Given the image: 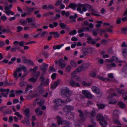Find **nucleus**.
<instances>
[{"mask_svg":"<svg viewBox=\"0 0 127 127\" xmlns=\"http://www.w3.org/2000/svg\"><path fill=\"white\" fill-rule=\"evenodd\" d=\"M77 6L76 4L71 3L69 4L68 7L69 8H71L74 10H75Z\"/></svg>","mask_w":127,"mask_h":127,"instance_id":"f3484780","label":"nucleus"},{"mask_svg":"<svg viewBox=\"0 0 127 127\" xmlns=\"http://www.w3.org/2000/svg\"><path fill=\"white\" fill-rule=\"evenodd\" d=\"M17 32H20L22 30L23 28L21 26H18L17 27Z\"/></svg>","mask_w":127,"mask_h":127,"instance_id":"79ce46f5","label":"nucleus"},{"mask_svg":"<svg viewBox=\"0 0 127 127\" xmlns=\"http://www.w3.org/2000/svg\"><path fill=\"white\" fill-rule=\"evenodd\" d=\"M90 64L89 63H86L83 64L78 67L76 69L77 72H80L81 71L86 70L89 66Z\"/></svg>","mask_w":127,"mask_h":127,"instance_id":"7ed1b4c3","label":"nucleus"},{"mask_svg":"<svg viewBox=\"0 0 127 127\" xmlns=\"http://www.w3.org/2000/svg\"><path fill=\"white\" fill-rule=\"evenodd\" d=\"M118 104L119 106L122 108H125V104L122 102H119Z\"/></svg>","mask_w":127,"mask_h":127,"instance_id":"393cba45","label":"nucleus"},{"mask_svg":"<svg viewBox=\"0 0 127 127\" xmlns=\"http://www.w3.org/2000/svg\"><path fill=\"white\" fill-rule=\"evenodd\" d=\"M3 32H6L7 33H12V32L11 31V30L9 29L8 30H7L5 29H3L2 31Z\"/></svg>","mask_w":127,"mask_h":127,"instance_id":"49530a36","label":"nucleus"},{"mask_svg":"<svg viewBox=\"0 0 127 127\" xmlns=\"http://www.w3.org/2000/svg\"><path fill=\"white\" fill-rule=\"evenodd\" d=\"M61 14L63 16L65 15L66 17H68L70 15V12L69 11H67L65 12L64 11H63L61 12Z\"/></svg>","mask_w":127,"mask_h":127,"instance_id":"412c9836","label":"nucleus"},{"mask_svg":"<svg viewBox=\"0 0 127 127\" xmlns=\"http://www.w3.org/2000/svg\"><path fill=\"white\" fill-rule=\"evenodd\" d=\"M69 123L68 121L64 120H63V122L61 125L65 126H69Z\"/></svg>","mask_w":127,"mask_h":127,"instance_id":"b1692460","label":"nucleus"},{"mask_svg":"<svg viewBox=\"0 0 127 127\" xmlns=\"http://www.w3.org/2000/svg\"><path fill=\"white\" fill-rule=\"evenodd\" d=\"M96 23H98L96 26V27L97 28L100 27L101 26V24L102 23V21H97Z\"/></svg>","mask_w":127,"mask_h":127,"instance_id":"ea45409f","label":"nucleus"},{"mask_svg":"<svg viewBox=\"0 0 127 127\" xmlns=\"http://www.w3.org/2000/svg\"><path fill=\"white\" fill-rule=\"evenodd\" d=\"M92 91L94 92L97 94L100 93V90L99 89L95 86H93L92 88Z\"/></svg>","mask_w":127,"mask_h":127,"instance_id":"4468645a","label":"nucleus"},{"mask_svg":"<svg viewBox=\"0 0 127 127\" xmlns=\"http://www.w3.org/2000/svg\"><path fill=\"white\" fill-rule=\"evenodd\" d=\"M77 31L76 30H74L73 31L70 32L69 33L70 35H73L76 33Z\"/></svg>","mask_w":127,"mask_h":127,"instance_id":"09e8293b","label":"nucleus"},{"mask_svg":"<svg viewBox=\"0 0 127 127\" xmlns=\"http://www.w3.org/2000/svg\"><path fill=\"white\" fill-rule=\"evenodd\" d=\"M100 39L99 37H98L97 39L94 40L90 36L87 39V42L89 44L90 43L92 45H94L95 44L96 42Z\"/></svg>","mask_w":127,"mask_h":127,"instance_id":"423d86ee","label":"nucleus"},{"mask_svg":"<svg viewBox=\"0 0 127 127\" xmlns=\"http://www.w3.org/2000/svg\"><path fill=\"white\" fill-rule=\"evenodd\" d=\"M26 83L24 82H21L19 83V85L21 87H23L26 85Z\"/></svg>","mask_w":127,"mask_h":127,"instance_id":"603ef678","label":"nucleus"},{"mask_svg":"<svg viewBox=\"0 0 127 127\" xmlns=\"http://www.w3.org/2000/svg\"><path fill=\"white\" fill-rule=\"evenodd\" d=\"M116 91L118 94H122L124 93L125 90L124 89H122L121 90H120V89L119 88H117Z\"/></svg>","mask_w":127,"mask_h":127,"instance_id":"c85d7f7f","label":"nucleus"},{"mask_svg":"<svg viewBox=\"0 0 127 127\" xmlns=\"http://www.w3.org/2000/svg\"><path fill=\"white\" fill-rule=\"evenodd\" d=\"M3 112L4 114H10L12 112V111L10 109H7L5 110H3Z\"/></svg>","mask_w":127,"mask_h":127,"instance_id":"cd10ccee","label":"nucleus"},{"mask_svg":"<svg viewBox=\"0 0 127 127\" xmlns=\"http://www.w3.org/2000/svg\"><path fill=\"white\" fill-rule=\"evenodd\" d=\"M32 86L31 85H28L27 86L25 90L26 92H27L30 89H32Z\"/></svg>","mask_w":127,"mask_h":127,"instance_id":"de8ad7c7","label":"nucleus"},{"mask_svg":"<svg viewBox=\"0 0 127 127\" xmlns=\"http://www.w3.org/2000/svg\"><path fill=\"white\" fill-rule=\"evenodd\" d=\"M69 83L70 85L72 87H80V86L78 83H75V81L72 80H70Z\"/></svg>","mask_w":127,"mask_h":127,"instance_id":"9d476101","label":"nucleus"},{"mask_svg":"<svg viewBox=\"0 0 127 127\" xmlns=\"http://www.w3.org/2000/svg\"><path fill=\"white\" fill-rule=\"evenodd\" d=\"M59 25L61 28L63 29H65L66 27V25L63 23H61L59 24Z\"/></svg>","mask_w":127,"mask_h":127,"instance_id":"c03bdc74","label":"nucleus"},{"mask_svg":"<svg viewBox=\"0 0 127 127\" xmlns=\"http://www.w3.org/2000/svg\"><path fill=\"white\" fill-rule=\"evenodd\" d=\"M90 10L91 11L93 12L94 13H97V12L93 8V7L91 5H90Z\"/></svg>","mask_w":127,"mask_h":127,"instance_id":"0e129e2a","label":"nucleus"},{"mask_svg":"<svg viewBox=\"0 0 127 127\" xmlns=\"http://www.w3.org/2000/svg\"><path fill=\"white\" fill-rule=\"evenodd\" d=\"M22 58L23 59V62L25 63H27L28 61L29 60H28L25 57H22Z\"/></svg>","mask_w":127,"mask_h":127,"instance_id":"5fc2aeb1","label":"nucleus"},{"mask_svg":"<svg viewBox=\"0 0 127 127\" xmlns=\"http://www.w3.org/2000/svg\"><path fill=\"white\" fill-rule=\"evenodd\" d=\"M122 53L123 56L126 58L127 57V49L124 48L123 49Z\"/></svg>","mask_w":127,"mask_h":127,"instance_id":"c756f323","label":"nucleus"},{"mask_svg":"<svg viewBox=\"0 0 127 127\" xmlns=\"http://www.w3.org/2000/svg\"><path fill=\"white\" fill-rule=\"evenodd\" d=\"M56 74L55 73H53L51 76V78L53 80L55 79L56 77Z\"/></svg>","mask_w":127,"mask_h":127,"instance_id":"69168bd1","label":"nucleus"},{"mask_svg":"<svg viewBox=\"0 0 127 127\" xmlns=\"http://www.w3.org/2000/svg\"><path fill=\"white\" fill-rule=\"evenodd\" d=\"M78 6L79 7H77V10L80 13L82 14L83 11H86L87 10V8L85 7H84V5L81 3H78Z\"/></svg>","mask_w":127,"mask_h":127,"instance_id":"20e7f679","label":"nucleus"},{"mask_svg":"<svg viewBox=\"0 0 127 127\" xmlns=\"http://www.w3.org/2000/svg\"><path fill=\"white\" fill-rule=\"evenodd\" d=\"M78 112L80 113L79 116L80 117L84 116V115L83 114V112L82 111H81L80 110H78Z\"/></svg>","mask_w":127,"mask_h":127,"instance_id":"052dcab7","label":"nucleus"},{"mask_svg":"<svg viewBox=\"0 0 127 127\" xmlns=\"http://www.w3.org/2000/svg\"><path fill=\"white\" fill-rule=\"evenodd\" d=\"M96 119L99 121L101 126L103 127H106L107 125V121L108 120V116L105 115L103 117L101 113H99L96 117Z\"/></svg>","mask_w":127,"mask_h":127,"instance_id":"f257e3e1","label":"nucleus"},{"mask_svg":"<svg viewBox=\"0 0 127 127\" xmlns=\"http://www.w3.org/2000/svg\"><path fill=\"white\" fill-rule=\"evenodd\" d=\"M107 42V40L105 39H102L100 42V44L104 45H105L106 43Z\"/></svg>","mask_w":127,"mask_h":127,"instance_id":"6e6d98bb","label":"nucleus"},{"mask_svg":"<svg viewBox=\"0 0 127 127\" xmlns=\"http://www.w3.org/2000/svg\"><path fill=\"white\" fill-rule=\"evenodd\" d=\"M10 90L9 89H6L3 88H1L0 89V91L2 92H9V91Z\"/></svg>","mask_w":127,"mask_h":127,"instance_id":"37998d69","label":"nucleus"},{"mask_svg":"<svg viewBox=\"0 0 127 127\" xmlns=\"http://www.w3.org/2000/svg\"><path fill=\"white\" fill-rule=\"evenodd\" d=\"M22 69L25 72H26L27 71L26 67L24 66H22L21 68H19L17 69L13 74L14 77L15 78H16L17 80L18 78V76H17V73L21 72L22 71Z\"/></svg>","mask_w":127,"mask_h":127,"instance_id":"39448f33","label":"nucleus"},{"mask_svg":"<svg viewBox=\"0 0 127 127\" xmlns=\"http://www.w3.org/2000/svg\"><path fill=\"white\" fill-rule=\"evenodd\" d=\"M122 20L120 18L118 17L117 18V20L116 21V23L117 24H120L121 22V20Z\"/></svg>","mask_w":127,"mask_h":127,"instance_id":"864d4df0","label":"nucleus"},{"mask_svg":"<svg viewBox=\"0 0 127 127\" xmlns=\"http://www.w3.org/2000/svg\"><path fill=\"white\" fill-rule=\"evenodd\" d=\"M56 118L57 119L58 125L59 126L61 124L62 125V123L63 122V118L60 116H58L56 117Z\"/></svg>","mask_w":127,"mask_h":127,"instance_id":"f8f14e48","label":"nucleus"},{"mask_svg":"<svg viewBox=\"0 0 127 127\" xmlns=\"http://www.w3.org/2000/svg\"><path fill=\"white\" fill-rule=\"evenodd\" d=\"M48 66V64L45 63H43V64L41 65L40 67V69L42 71V75H44L47 70V67Z\"/></svg>","mask_w":127,"mask_h":127,"instance_id":"0eeeda50","label":"nucleus"},{"mask_svg":"<svg viewBox=\"0 0 127 127\" xmlns=\"http://www.w3.org/2000/svg\"><path fill=\"white\" fill-rule=\"evenodd\" d=\"M82 51L83 52V53L82 55L80 56V58H83L84 57L86 56V55L88 54V52L87 51V50L86 48H83L82 49Z\"/></svg>","mask_w":127,"mask_h":127,"instance_id":"ddd939ff","label":"nucleus"},{"mask_svg":"<svg viewBox=\"0 0 127 127\" xmlns=\"http://www.w3.org/2000/svg\"><path fill=\"white\" fill-rule=\"evenodd\" d=\"M55 105L57 106H60L62 103H64L63 101L60 99H57L54 100Z\"/></svg>","mask_w":127,"mask_h":127,"instance_id":"1a4fd4ad","label":"nucleus"},{"mask_svg":"<svg viewBox=\"0 0 127 127\" xmlns=\"http://www.w3.org/2000/svg\"><path fill=\"white\" fill-rule=\"evenodd\" d=\"M74 77L75 79L79 82H81V79L78 76L76 75H75Z\"/></svg>","mask_w":127,"mask_h":127,"instance_id":"774afa93","label":"nucleus"},{"mask_svg":"<svg viewBox=\"0 0 127 127\" xmlns=\"http://www.w3.org/2000/svg\"><path fill=\"white\" fill-rule=\"evenodd\" d=\"M64 45V44H62L61 45H54L53 46V49L54 50H56V49H59L60 48L63 46Z\"/></svg>","mask_w":127,"mask_h":127,"instance_id":"a878e982","label":"nucleus"},{"mask_svg":"<svg viewBox=\"0 0 127 127\" xmlns=\"http://www.w3.org/2000/svg\"><path fill=\"white\" fill-rule=\"evenodd\" d=\"M26 123V126H29L30 124V119L29 117L26 118H25Z\"/></svg>","mask_w":127,"mask_h":127,"instance_id":"4c0bfd02","label":"nucleus"},{"mask_svg":"<svg viewBox=\"0 0 127 127\" xmlns=\"http://www.w3.org/2000/svg\"><path fill=\"white\" fill-rule=\"evenodd\" d=\"M17 47H12L10 49V51L12 52H16L17 49H18Z\"/></svg>","mask_w":127,"mask_h":127,"instance_id":"bf43d9fd","label":"nucleus"},{"mask_svg":"<svg viewBox=\"0 0 127 127\" xmlns=\"http://www.w3.org/2000/svg\"><path fill=\"white\" fill-rule=\"evenodd\" d=\"M26 9L27 12H32L34 10L35 8L34 7L30 8L28 7H27Z\"/></svg>","mask_w":127,"mask_h":127,"instance_id":"7c9ffc66","label":"nucleus"},{"mask_svg":"<svg viewBox=\"0 0 127 127\" xmlns=\"http://www.w3.org/2000/svg\"><path fill=\"white\" fill-rule=\"evenodd\" d=\"M53 13L52 12H48L46 14H43V16H48L50 15H53Z\"/></svg>","mask_w":127,"mask_h":127,"instance_id":"13d9d810","label":"nucleus"},{"mask_svg":"<svg viewBox=\"0 0 127 127\" xmlns=\"http://www.w3.org/2000/svg\"><path fill=\"white\" fill-rule=\"evenodd\" d=\"M42 75L41 74V75L40 77V79L41 82L40 84V86H41L42 84H43V82L44 80H45V79L44 78V77L43 76V75Z\"/></svg>","mask_w":127,"mask_h":127,"instance_id":"f704fd0d","label":"nucleus"},{"mask_svg":"<svg viewBox=\"0 0 127 127\" xmlns=\"http://www.w3.org/2000/svg\"><path fill=\"white\" fill-rule=\"evenodd\" d=\"M5 12L8 15H9L10 14L11 15H13L15 14V13L13 12L11 10L5 11Z\"/></svg>","mask_w":127,"mask_h":127,"instance_id":"2f4dec72","label":"nucleus"},{"mask_svg":"<svg viewBox=\"0 0 127 127\" xmlns=\"http://www.w3.org/2000/svg\"><path fill=\"white\" fill-rule=\"evenodd\" d=\"M60 82V81L59 80L55 81L53 84L51 85V89H55L59 84Z\"/></svg>","mask_w":127,"mask_h":127,"instance_id":"2eb2a0df","label":"nucleus"},{"mask_svg":"<svg viewBox=\"0 0 127 127\" xmlns=\"http://www.w3.org/2000/svg\"><path fill=\"white\" fill-rule=\"evenodd\" d=\"M112 61L113 62L114 61H115L116 62H117L118 60V58L115 56H112L111 58Z\"/></svg>","mask_w":127,"mask_h":127,"instance_id":"8fccbe9b","label":"nucleus"},{"mask_svg":"<svg viewBox=\"0 0 127 127\" xmlns=\"http://www.w3.org/2000/svg\"><path fill=\"white\" fill-rule=\"evenodd\" d=\"M54 65H53L52 66H50L48 69V72H55L56 71V70L54 67Z\"/></svg>","mask_w":127,"mask_h":127,"instance_id":"4be33fe9","label":"nucleus"},{"mask_svg":"<svg viewBox=\"0 0 127 127\" xmlns=\"http://www.w3.org/2000/svg\"><path fill=\"white\" fill-rule=\"evenodd\" d=\"M64 61L63 59L59 60L58 61L59 65L62 68H64L66 66L65 64L64 63Z\"/></svg>","mask_w":127,"mask_h":127,"instance_id":"9b49d317","label":"nucleus"},{"mask_svg":"<svg viewBox=\"0 0 127 127\" xmlns=\"http://www.w3.org/2000/svg\"><path fill=\"white\" fill-rule=\"evenodd\" d=\"M14 115L17 116L19 118H20L21 119L23 118V116L22 115L20 114L19 112H16L14 113Z\"/></svg>","mask_w":127,"mask_h":127,"instance_id":"a19ab883","label":"nucleus"},{"mask_svg":"<svg viewBox=\"0 0 127 127\" xmlns=\"http://www.w3.org/2000/svg\"><path fill=\"white\" fill-rule=\"evenodd\" d=\"M37 79V78H36L34 77L30 78L28 79V81L31 83H35L36 82Z\"/></svg>","mask_w":127,"mask_h":127,"instance_id":"aec40b11","label":"nucleus"},{"mask_svg":"<svg viewBox=\"0 0 127 127\" xmlns=\"http://www.w3.org/2000/svg\"><path fill=\"white\" fill-rule=\"evenodd\" d=\"M19 22L22 25H26L27 24V21L23 19H21L20 20Z\"/></svg>","mask_w":127,"mask_h":127,"instance_id":"72a5a7b5","label":"nucleus"},{"mask_svg":"<svg viewBox=\"0 0 127 127\" xmlns=\"http://www.w3.org/2000/svg\"><path fill=\"white\" fill-rule=\"evenodd\" d=\"M97 106L99 109H103L106 106L105 105L101 103L97 104Z\"/></svg>","mask_w":127,"mask_h":127,"instance_id":"bb28decb","label":"nucleus"},{"mask_svg":"<svg viewBox=\"0 0 127 127\" xmlns=\"http://www.w3.org/2000/svg\"><path fill=\"white\" fill-rule=\"evenodd\" d=\"M44 100L43 99H41L37 103V104L39 105V106H41L44 104Z\"/></svg>","mask_w":127,"mask_h":127,"instance_id":"c9c22d12","label":"nucleus"},{"mask_svg":"<svg viewBox=\"0 0 127 127\" xmlns=\"http://www.w3.org/2000/svg\"><path fill=\"white\" fill-rule=\"evenodd\" d=\"M42 54L45 58H48L49 55L47 52L45 51H43L42 52Z\"/></svg>","mask_w":127,"mask_h":127,"instance_id":"e433bc0d","label":"nucleus"},{"mask_svg":"<svg viewBox=\"0 0 127 127\" xmlns=\"http://www.w3.org/2000/svg\"><path fill=\"white\" fill-rule=\"evenodd\" d=\"M23 111L24 112L25 115L28 117H30V110L29 108H27L25 110H23Z\"/></svg>","mask_w":127,"mask_h":127,"instance_id":"dca6fc26","label":"nucleus"},{"mask_svg":"<svg viewBox=\"0 0 127 127\" xmlns=\"http://www.w3.org/2000/svg\"><path fill=\"white\" fill-rule=\"evenodd\" d=\"M72 69V67L69 65H67L65 68V70L66 72L69 73L71 72V70Z\"/></svg>","mask_w":127,"mask_h":127,"instance_id":"5701e85b","label":"nucleus"},{"mask_svg":"<svg viewBox=\"0 0 127 127\" xmlns=\"http://www.w3.org/2000/svg\"><path fill=\"white\" fill-rule=\"evenodd\" d=\"M89 92L86 90H83L82 91V94L86 97Z\"/></svg>","mask_w":127,"mask_h":127,"instance_id":"3c124183","label":"nucleus"},{"mask_svg":"<svg viewBox=\"0 0 127 127\" xmlns=\"http://www.w3.org/2000/svg\"><path fill=\"white\" fill-rule=\"evenodd\" d=\"M26 20L27 21L28 23H29L34 22L35 20L34 18H32L30 17L26 19Z\"/></svg>","mask_w":127,"mask_h":127,"instance_id":"473e14b6","label":"nucleus"},{"mask_svg":"<svg viewBox=\"0 0 127 127\" xmlns=\"http://www.w3.org/2000/svg\"><path fill=\"white\" fill-rule=\"evenodd\" d=\"M67 117L68 119L73 118H74V116L73 114L71 112H68L66 114Z\"/></svg>","mask_w":127,"mask_h":127,"instance_id":"a211bd4d","label":"nucleus"},{"mask_svg":"<svg viewBox=\"0 0 127 127\" xmlns=\"http://www.w3.org/2000/svg\"><path fill=\"white\" fill-rule=\"evenodd\" d=\"M61 95L67 97L71 96L72 95V92L68 88L66 87L62 89Z\"/></svg>","mask_w":127,"mask_h":127,"instance_id":"f03ea898","label":"nucleus"},{"mask_svg":"<svg viewBox=\"0 0 127 127\" xmlns=\"http://www.w3.org/2000/svg\"><path fill=\"white\" fill-rule=\"evenodd\" d=\"M8 94V92H7L6 93H2L1 94V95L5 97H7V95Z\"/></svg>","mask_w":127,"mask_h":127,"instance_id":"680f3d73","label":"nucleus"},{"mask_svg":"<svg viewBox=\"0 0 127 127\" xmlns=\"http://www.w3.org/2000/svg\"><path fill=\"white\" fill-rule=\"evenodd\" d=\"M74 16L72 15L70 16L69 17V18L70 19H72L73 18L75 19L76 18L78 17L77 15L76 14H74Z\"/></svg>","mask_w":127,"mask_h":127,"instance_id":"4d7b16f0","label":"nucleus"},{"mask_svg":"<svg viewBox=\"0 0 127 127\" xmlns=\"http://www.w3.org/2000/svg\"><path fill=\"white\" fill-rule=\"evenodd\" d=\"M49 82V80L48 79H47L45 80V82L44 84V85L45 86H47L48 85Z\"/></svg>","mask_w":127,"mask_h":127,"instance_id":"e2e57ef3","label":"nucleus"},{"mask_svg":"<svg viewBox=\"0 0 127 127\" xmlns=\"http://www.w3.org/2000/svg\"><path fill=\"white\" fill-rule=\"evenodd\" d=\"M58 1L55 4V5L56 6H58L60 4H61V3L62 2V0H58Z\"/></svg>","mask_w":127,"mask_h":127,"instance_id":"338daca9","label":"nucleus"},{"mask_svg":"<svg viewBox=\"0 0 127 127\" xmlns=\"http://www.w3.org/2000/svg\"><path fill=\"white\" fill-rule=\"evenodd\" d=\"M86 97L87 98L91 99L92 98L93 96L89 92Z\"/></svg>","mask_w":127,"mask_h":127,"instance_id":"a18cd8bd","label":"nucleus"},{"mask_svg":"<svg viewBox=\"0 0 127 127\" xmlns=\"http://www.w3.org/2000/svg\"><path fill=\"white\" fill-rule=\"evenodd\" d=\"M49 34L50 35L53 34L54 36L55 37L58 38L59 37V34L57 32H50L49 33Z\"/></svg>","mask_w":127,"mask_h":127,"instance_id":"6ab92c4d","label":"nucleus"},{"mask_svg":"<svg viewBox=\"0 0 127 127\" xmlns=\"http://www.w3.org/2000/svg\"><path fill=\"white\" fill-rule=\"evenodd\" d=\"M70 64L73 67H76L77 64L76 62L73 61H70Z\"/></svg>","mask_w":127,"mask_h":127,"instance_id":"58836bf2","label":"nucleus"},{"mask_svg":"<svg viewBox=\"0 0 127 127\" xmlns=\"http://www.w3.org/2000/svg\"><path fill=\"white\" fill-rule=\"evenodd\" d=\"M74 109L73 106L70 105H66L65 107L63 108V110L65 112H70L73 110Z\"/></svg>","mask_w":127,"mask_h":127,"instance_id":"6e6552de","label":"nucleus"}]
</instances>
